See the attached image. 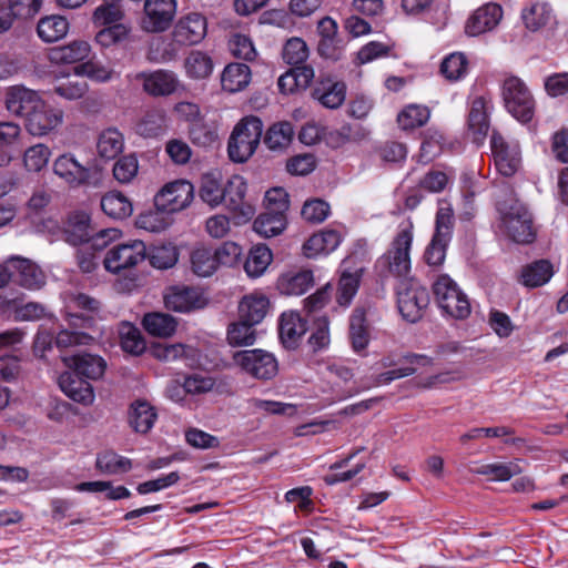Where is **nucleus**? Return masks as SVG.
<instances>
[{"label":"nucleus","instance_id":"obj_11","mask_svg":"<svg viewBox=\"0 0 568 568\" xmlns=\"http://www.w3.org/2000/svg\"><path fill=\"white\" fill-rule=\"evenodd\" d=\"M490 149L497 171L504 176L514 175L521 164V151L517 141H507L497 132L490 138Z\"/></svg>","mask_w":568,"mask_h":568},{"label":"nucleus","instance_id":"obj_52","mask_svg":"<svg viewBox=\"0 0 568 568\" xmlns=\"http://www.w3.org/2000/svg\"><path fill=\"white\" fill-rule=\"evenodd\" d=\"M256 331L254 324L248 321L241 320L233 323L227 329V341L232 346H250L255 343Z\"/></svg>","mask_w":568,"mask_h":568},{"label":"nucleus","instance_id":"obj_18","mask_svg":"<svg viewBox=\"0 0 568 568\" xmlns=\"http://www.w3.org/2000/svg\"><path fill=\"white\" fill-rule=\"evenodd\" d=\"M430 362L432 359L427 356L418 354H406L397 361L390 356L384 357L381 362L383 367L402 366L379 374L376 383L378 385H387L395 379L410 376L416 372L417 366H425L430 364Z\"/></svg>","mask_w":568,"mask_h":568},{"label":"nucleus","instance_id":"obj_36","mask_svg":"<svg viewBox=\"0 0 568 568\" xmlns=\"http://www.w3.org/2000/svg\"><path fill=\"white\" fill-rule=\"evenodd\" d=\"M100 206L104 214L114 220H124L133 212V205L129 197L119 191L105 193L101 197Z\"/></svg>","mask_w":568,"mask_h":568},{"label":"nucleus","instance_id":"obj_61","mask_svg":"<svg viewBox=\"0 0 568 568\" xmlns=\"http://www.w3.org/2000/svg\"><path fill=\"white\" fill-rule=\"evenodd\" d=\"M124 11L121 6H109L101 3L93 13L91 21L94 27H109L113 24H123Z\"/></svg>","mask_w":568,"mask_h":568},{"label":"nucleus","instance_id":"obj_40","mask_svg":"<svg viewBox=\"0 0 568 568\" xmlns=\"http://www.w3.org/2000/svg\"><path fill=\"white\" fill-rule=\"evenodd\" d=\"M156 413L144 400H136L131 405L129 422L136 433L146 434L154 425Z\"/></svg>","mask_w":568,"mask_h":568},{"label":"nucleus","instance_id":"obj_6","mask_svg":"<svg viewBox=\"0 0 568 568\" xmlns=\"http://www.w3.org/2000/svg\"><path fill=\"white\" fill-rule=\"evenodd\" d=\"M233 365L256 379H271L278 371L275 356L266 351H237L232 356Z\"/></svg>","mask_w":568,"mask_h":568},{"label":"nucleus","instance_id":"obj_31","mask_svg":"<svg viewBox=\"0 0 568 568\" xmlns=\"http://www.w3.org/2000/svg\"><path fill=\"white\" fill-rule=\"evenodd\" d=\"M280 337L283 344L293 348L306 332V323L296 312H285L280 318Z\"/></svg>","mask_w":568,"mask_h":568},{"label":"nucleus","instance_id":"obj_54","mask_svg":"<svg viewBox=\"0 0 568 568\" xmlns=\"http://www.w3.org/2000/svg\"><path fill=\"white\" fill-rule=\"evenodd\" d=\"M50 158V148L44 143H37L24 151L23 164L29 172H40L47 166Z\"/></svg>","mask_w":568,"mask_h":568},{"label":"nucleus","instance_id":"obj_24","mask_svg":"<svg viewBox=\"0 0 568 568\" xmlns=\"http://www.w3.org/2000/svg\"><path fill=\"white\" fill-rule=\"evenodd\" d=\"M525 27L532 32L551 30L556 24V16L547 2H534L521 10Z\"/></svg>","mask_w":568,"mask_h":568},{"label":"nucleus","instance_id":"obj_16","mask_svg":"<svg viewBox=\"0 0 568 568\" xmlns=\"http://www.w3.org/2000/svg\"><path fill=\"white\" fill-rule=\"evenodd\" d=\"M8 264L12 281L20 286L30 291H37L44 286L45 274L31 260L11 256L8 258Z\"/></svg>","mask_w":568,"mask_h":568},{"label":"nucleus","instance_id":"obj_46","mask_svg":"<svg viewBox=\"0 0 568 568\" xmlns=\"http://www.w3.org/2000/svg\"><path fill=\"white\" fill-rule=\"evenodd\" d=\"M285 226L286 216L272 211L260 214L253 224L255 232L264 237L278 235L284 231Z\"/></svg>","mask_w":568,"mask_h":568},{"label":"nucleus","instance_id":"obj_42","mask_svg":"<svg viewBox=\"0 0 568 568\" xmlns=\"http://www.w3.org/2000/svg\"><path fill=\"white\" fill-rule=\"evenodd\" d=\"M37 31L44 42H55L67 36L69 22L64 17L49 16L39 21Z\"/></svg>","mask_w":568,"mask_h":568},{"label":"nucleus","instance_id":"obj_3","mask_svg":"<svg viewBox=\"0 0 568 568\" xmlns=\"http://www.w3.org/2000/svg\"><path fill=\"white\" fill-rule=\"evenodd\" d=\"M414 225L407 220L399 224L398 232L388 252L379 263L388 267V272L397 277H405L410 271V247Z\"/></svg>","mask_w":568,"mask_h":568},{"label":"nucleus","instance_id":"obj_49","mask_svg":"<svg viewBox=\"0 0 568 568\" xmlns=\"http://www.w3.org/2000/svg\"><path fill=\"white\" fill-rule=\"evenodd\" d=\"M165 130V113L162 110H151L138 122L135 131L144 138H156Z\"/></svg>","mask_w":568,"mask_h":568},{"label":"nucleus","instance_id":"obj_8","mask_svg":"<svg viewBox=\"0 0 568 568\" xmlns=\"http://www.w3.org/2000/svg\"><path fill=\"white\" fill-rule=\"evenodd\" d=\"M429 296L425 287L414 280L402 281L397 287V306L402 316L415 323L428 305Z\"/></svg>","mask_w":568,"mask_h":568},{"label":"nucleus","instance_id":"obj_10","mask_svg":"<svg viewBox=\"0 0 568 568\" xmlns=\"http://www.w3.org/2000/svg\"><path fill=\"white\" fill-rule=\"evenodd\" d=\"M207 34V19L201 12H187L181 16L171 31L172 41L179 47L201 43Z\"/></svg>","mask_w":568,"mask_h":568},{"label":"nucleus","instance_id":"obj_55","mask_svg":"<svg viewBox=\"0 0 568 568\" xmlns=\"http://www.w3.org/2000/svg\"><path fill=\"white\" fill-rule=\"evenodd\" d=\"M53 91L65 100L81 99L88 91V83L79 78L58 79L53 85Z\"/></svg>","mask_w":568,"mask_h":568},{"label":"nucleus","instance_id":"obj_14","mask_svg":"<svg viewBox=\"0 0 568 568\" xmlns=\"http://www.w3.org/2000/svg\"><path fill=\"white\" fill-rule=\"evenodd\" d=\"M246 190V182L241 175L231 176L223 187V201L227 209L234 213L236 224L246 223L255 213L253 205L244 201Z\"/></svg>","mask_w":568,"mask_h":568},{"label":"nucleus","instance_id":"obj_50","mask_svg":"<svg viewBox=\"0 0 568 568\" xmlns=\"http://www.w3.org/2000/svg\"><path fill=\"white\" fill-rule=\"evenodd\" d=\"M362 271L355 270L349 272L347 270H343L341 274V278L337 287V303L342 306H347L352 302L353 297L356 295L359 281H361Z\"/></svg>","mask_w":568,"mask_h":568},{"label":"nucleus","instance_id":"obj_23","mask_svg":"<svg viewBox=\"0 0 568 568\" xmlns=\"http://www.w3.org/2000/svg\"><path fill=\"white\" fill-rule=\"evenodd\" d=\"M138 78L143 80L144 91L153 97L170 95L174 93L181 84L178 75L169 70L140 73Z\"/></svg>","mask_w":568,"mask_h":568},{"label":"nucleus","instance_id":"obj_17","mask_svg":"<svg viewBox=\"0 0 568 568\" xmlns=\"http://www.w3.org/2000/svg\"><path fill=\"white\" fill-rule=\"evenodd\" d=\"M42 97L36 90L24 85H12L6 90L4 105L7 111L16 116L22 118L23 121L41 102Z\"/></svg>","mask_w":568,"mask_h":568},{"label":"nucleus","instance_id":"obj_60","mask_svg":"<svg viewBox=\"0 0 568 568\" xmlns=\"http://www.w3.org/2000/svg\"><path fill=\"white\" fill-rule=\"evenodd\" d=\"M119 335L122 348L131 354H141L145 348V343L140 331L130 323H122L119 328Z\"/></svg>","mask_w":568,"mask_h":568},{"label":"nucleus","instance_id":"obj_56","mask_svg":"<svg viewBox=\"0 0 568 568\" xmlns=\"http://www.w3.org/2000/svg\"><path fill=\"white\" fill-rule=\"evenodd\" d=\"M178 251L172 244H162L153 246L146 257L151 265L159 270H166L174 266L178 262Z\"/></svg>","mask_w":568,"mask_h":568},{"label":"nucleus","instance_id":"obj_2","mask_svg":"<svg viewBox=\"0 0 568 568\" xmlns=\"http://www.w3.org/2000/svg\"><path fill=\"white\" fill-rule=\"evenodd\" d=\"M263 132L260 118L250 115L243 118L233 129L227 144L230 159L243 163L256 151Z\"/></svg>","mask_w":568,"mask_h":568},{"label":"nucleus","instance_id":"obj_4","mask_svg":"<svg viewBox=\"0 0 568 568\" xmlns=\"http://www.w3.org/2000/svg\"><path fill=\"white\" fill-rule=\"evenodd\" d=\"M507 111L518 121L529 122L535 112V100L526 83L518 77H507L501 87Z\"/></svg>","mask_w":568,"mask_h":568},{"label":"nucleus","instance_id":"obj_39","mask_svg":"<svg viewBox=\"0 0 568 568\" xmlns=\"http://www.w3.org/2000/svg\"><path fill=\"white\" fill-rule=\"evenodd\" d=\"M474 473L489 477L491 480L506 481L511 477L523 473L520 460L496 462L491 464H483L474 469Z\"/></svg>","mask_w":568,"mask_h":568},{"label":"nucleus","instance_id":"obj_63","mask_svg":"<svg viewBox=\"0 0 568 568\" xmlns=\"http://www.w3.org/2000/svg\"><path fill=\"white\" fill-rule=\"evenodd\" d=\"M77 75H84L97 82H108L113 79L115 72L99 61L89 60L75 68Z\"/></svg>","mask_w":568,"mask_h":568},{"label":"nucleus","instance_id":"obj_1","mask_svg":"<svg viewBox=\"0 0 568 568\" xmlns=\"http://www.w3.org/2000/svg\"><path fill=\"white\" fill-rule=\"evenodd\" d=\"M499 229L511 241L528 244L536 236L532 217L524 203L517 199L497 202Z\"/></svg>","mask_w":568,"mask_h":568},{"label":"nucleus","instance_id":"obj_33","mask_svg":"<svg viewBox=\"0 0 568 568\" xmlns=\"http://www.w3.org/2000/svg\"><path fill=\"white\" fill-rule=\"evenodd\" d=\"M252 72L244 63H229L221 75V84L224 91L236 93L244 90L251 82Z\"/></svg>","mask_w":568,"mask_h":568},{"label":"nucleus","instance_id":"obj_35","mask_svg":"<svg viewBox=\"0 0 568 568\" xmlns=\"http://www.w3.org/2000/svg\"><path fill=\"white\" fill-rule=\"evenodd\" d=\"M346 87L343 82L326 79L314 89L313 97L328 109L338 108L345 100Z\"/></svg>","mask_w":568,"mask_h":568},{"label":"nucleus","instance_id":"obj_25","mask_svg":"<svg viewBox=\"0 0 568 568\" xmlns=\"http://www.w3.org/2000/svg\"><path fill=\"white\" fill-rule=\"evenodd\" d=\"M467 125L473 142L481 144L489 131L488 102L483 97L473 100Z\"/></svg>","mask_w":568,"mask_h":568},{"label":"nucleus","instance_id":"obj_34","mask_svg":"<svg viewBox=\"0 0 568 568\" xmlns=\"http://www.w3.org/2000/svg\"><path fill=\"white\" fill-rule=\"evenodd\" d=\"M186 77L193 80L207 79L213 70L214 62L211 55L201 50H192L183 62Z\"/></svg>","mask_w":568,"mask_h":568},{"label":"nucleus","instance_id":"obj_57","mask_svg":"<svg viewBox=\"0 0 568 568\" xmlns=\"http://www.w3.org/2000/svg\"><path fill=\"white\" fill-rule=\"evenodd\" d=\"M100 28L101 30L97 32L94 40L102 48H110L123 42L131 32V28L128 24H113Z\"/></svg>","mask_w":568,"mask_h":568},{"label":"nucleus","instance_id":"obj_38","mask_svg":"<svg viewBox=\"0 0 568 568\" xmlns=\"http://www.w3.org/2000/svg\"><path fill=\"white\" fill-rule=\"evenodd\" d=\"M294 136V130L290 122L282 121L272 124L264 135V143L268 150L282 152L288 148Z\"/></svg>","mask_w":568,"mask_h":568},{"label":"nucleus","instance_id":"obj_27","mask_svg":"<svg viewBox=\"0 0 568 568\" xmlns=\"http://www.w3.org/2000/svg\"><path fill=\"white\" fill-rule=\"evenodd\" d=\"M63 362L68 368L89 379L101 377L106 367L102 357L88 353L65 356Z\"/></svg>","mask_w":568,"mask_h":568},{"label":"nucleus","instance_id":"obj_32","mask_svg":"<svg viewBox=\"0 0 568 568\" xmlns=\"http://www.w3.org/2000/svg\"><path fill=\"white\" fill-rule=\"evenodd\" d=\"M270 308L268 298L262 293H253L242 298L239 305L240 318L254 325L261 323Z\"/></svg>","mask_w":568,"mask_h":568},{"label":"nucleus","instance_id":"obj_58","mask_svg":"<svg viewBox=\"0 0 568 568\" xmlns=\"http://www.w3.org/2000/svg\"><path fill=\"white\" fill-rule=\"evenodd\" d=\"M131 466L129 458L113 452H105L97 458L98 469L109 475L126 473L131 469Z\"/></svg>","mask_w":568,"mask_h":568},{"label":"nucleus","instance_id":"obj_47","mask_svg":"<svg viewBox=\"0 0 568 568\" xmlns=\"http://www.w3.org/2000/svg\"><path fill=\"white\" fill-rule=\"evenodd\" d=\"M124 146V139L116 129H106L99 135L97 150L101 158L114 159Z\"/></svg>","mask_w":568,"mask_h":568},{"label":"nucleus","instance_id":"obj_5","mask_svg":"<svg viewBox=\"0 0 568 568\" xmlns=\"http://www.w3.org/2000/svg\"><path fill=\"white\" fill-rule=\"evenodd\" d=\"M433 291L438 306L454 318H466L470 314V303L466 294L448 275L437 277Z\"/></svg>","mask_w":568,"mask_h":568},{"label":"nucleus","instance_id":"obj_51","mask_svg":"<svg viewBox=\"0 0 568 568\" xmlns=\"http://www.w3.org/2000/svg\"><path fill=\"white\" fill-rule=\"evenodd\" d=\"M468 71V61L464 53L454 52L447 55L440 64V73L448 81L463 79Z\"/></svg>","mask_w":568,"mask_h":568},{"label":"nucleus","instance_id":"obj_15","mask_svg":"<svg viewBox=\"0 0 568 568\" xmlns=\"http://www.w3.org/2000/svg\"><path fill=\"white\" fill-rule=\"evenodd\" d=\"M176 12V0H145L142 30L150 33L165 31Z\"/></svg>","mask_w":568,"mask_h":568},{"label":"nucleus","instance_id":"obj_41","mask_svg":"<svg viewBox=\"0 0 568 568\" xmlns=\"http://www.w3.org/2000/svg\"><path fill=\"white\" fill-rule=\"evenodd\" d=\"M273 260L271 250L264 244L254 245L245 260L244 270L250 277H260Z\"/></svg>","mask_w":568,"mask_h":568},{"label":"nucleus","instance_id":"obj_13","mask_svg":"<svg viewBox=\"0 0 568 568\" xmlns=\"http://www.w3.org/2000/svg\"><path fill=\"white\" fill-rule=\"evenodd\" d=\"M194 187L185 180H178L165 184L154 197V206L170 214L189 206L193 200Z\"/></svg>","mask_w":568,"mask_h":568},{"label":"nucleus","instance_id":"obj_53","mask_svg":"<svg viewBox=\"0 0 568 568\" xmlns=\"http://www.w3.org/2000/svg\"><path fill=\"white\" fill-rule=\"evenodd\" d=\"M429 119V110L424 105H407L397 116L398 125L403 130H414L423 126Z\"/></svg>","mask_w":568,"mask_h":568},{"label":"nucleus","instance_id":"obj_59","mask_svg":"<svg viewBox=\"0 0 568 568\" xmlns=\"http://www.w3.org/2000/svg\"><path fill=\"white\" fill-rule=\"evenodd\" d=\"M21 128L14 122H0V151L3 154L0 155V165L8 164L12 156L8 153L10 149L20 138Z\"/></svg>","mask_w":568,"mask_h":568},{"label":"nucleus","instance_id":"obj_44","mask_svg":"<svg viewBox=\"0 0 568 568\" xmlns=\"http://www.w3.org/2000/svg\"><path fill=\"white\" fill-rule=\"evenodd\" d=\"M191 268L200 277L213 275L217 267V262L213 248L199 246L191 253Z\"/></svg>","mask_w":568,"mask_h":568},{"label":"nucleus","instance_id":"obj_43","mask_svg":"<svg viewBox=\"0 0 568 568\" xmlns=\"http://www.w3.org/2000/svg\"><path fill=\"white\" fill-rule=\"evenodd\" d=\"M143 326L153 336L169 337L176 331L178 323L169 314L154 312L144 315Z\"/></svg>","mask_w":568,"mask_h":568},{"label":"nucleus","instance_id":"obj_64","mask_svg":"<svg viewBox=\"0 0 568 568\" xmlns=\"http://www.w3.org/2000/svg\"><path fill=\"white\" fill-rule=\"evenodd\" d=\"M449 241L450 237L443 235L440 232L434 234L424 255L428 265L438 266L444 262Z\"/></svg>","mask_w":568,"mask_h":568},{"label":"nucleus","instance_id":"obj_28","mask_svg":"<svg viewBox=\"0 0 568 568\" xmlns=\"http://www.w3.org/2000/svg\"><path fill=\"white\" fill-rule=\"evenodd\" d=\"M91 50V44L88 41L74 40L65 45L51 48L48 58L55 64H71L89 58Z\"/></svg>","mask_w":568,"mask_h":568},{"label":"nucleus","instance_id":"obj_12","mask_svg":"<svg viewBox=\"0 0 568 568\" xmlns=\"http://www.w3.org/2000/svg\"><path fill=\"white\" fill-rule=\"evenodd\" d=\"M53 173L73 189L90 185L92 182V170L71 152L60 154L53 161Z\"/></svg>","mask_w":568,"mask_h":568},{"label":"nucleus","instance_id":"obj_48","mask_svg":"<svg viewBox=\"0 0 568 568\" xmlns=\"http://www.w3.org/2000/svg\"><path fill=\"white\" fill-rule=\"evenodd\" d=\"M349 338L354 351H364L369 342V334L365 325V312L361 308H356L349 322Z\"/></svg>","mask_w":568,"mask_h":568},{"label":"nucleus","instance_id":"obj_19","mask_svg":"<svg viewBox=\"0 0 568 568\" xmlns=\"http://www.w3.org/2000/svg\"><path fill=\"white\" fill-rule=\"evenodd\" d=\"M166 308L175 312L186 313L202 308L206 298L199 288L189 286H174L168 290L164 295Z\"/></svg>","mask_w":568,"mask_h":568},{"label":"nucleus","instance_id":"obj_7","mask_svg":"<svg viewBox=\"0 0 568 568\" xmlns=\"http://www.w3.org/2000/svg\"><path fill=\"white\" fill-rule=\"evenodd\" d=\"M64 122V111L61 108L53 106L45 100L24 120L23 124L29 134L36 138H42L57 133Z\"/></svg>","mask_w":568,"mask_h":568},{"label":"nucleus","instance_id":"obj_62","mask_svg":"<svg viewBox=\"0 0 568 568\" xmlns=\"http://www.w3.org/2000/svg\"><path fill=\"white\" fill-rule=\"evenodd\" d=\"M223 186L214 174L202 176L200 196L210 206L215 207L223 202Z\"/></svg>","mask_w":568,"mask_h":568},{"label":"nucleus","instance_id":"obj_21","mask_svg":"<svg viewBox=\"0 0 568 568\" xmlns=\"http://www.w3.org/2000/svg\"><path fill=\"white\" fill-rule=\"evenodd\" d=\"M151 353L154 358L165 362H183L185 366L193 367L199 364V351L191 346L181 343L166 344L156 343L151 347Z\"/></svg>","mask_w":568,"mask_h":568},{"label":"nucleus","instance_id":"obj_22","mask_svg":"<svg viewBox=\"0 0 568 568\" xmlns=\"http://www.w3.org/2000/svg\"><path fill=\"white\" fill-rule=\"evenodd\" d=\"M58 383L61 390L72 400L85 406L94 402L93 387L73 369L62 373Z\"/></svg>","mask_w":568,"mask_h":568},{"label":"nucleus","instance_id":"obj_37","mask_svg":"<svg viewBox=\"0 0 568 568\" xmlns=\"http://www.w3.org/2000/svg\"><path fill=\"white\" fill-rule=\"evenodd\" d=\"M554 273V265L548 260H538L523 267L521 283L527 287L542 286Z\"/></svg>","mask_w":568,"mask_h":568},{"label":"nucleus","instance_id":"obj_9","mask_svg":"<svg viewBox=\"0 0 568 568\" xmlns=\"http://www.w3.org/2000/svg\"><path fill=\"white\" fill-rule=\"evenodd\" d=\"M146 257V246L140 240L130 241L111 247L103 260L106 271L120 273L135 267Z\"/></svg>","mask_w":568,"mask_h":568},{"label":"nucleus","instance_id":"obj_20","mask_svg":"<svg viewBox=\"0 0 568 568\" xmlns=\"http://www.w3.org/2000/svg\"><path fill=\"white\" fill-rule=\"evenodd\" d=\"M503 18V9L496 3H486L475 10L465 23V32L477 37L495 29Z\"/></svg>","mask_w":568,"mask_h":568},{"label":"nucleus","instance_id":"obj_29","mask_svg":"<svg viewBox=\"0 0 568 568\" xmlns=\"http://www.w3.org/2000/svg\"><path fill=\"white\" fill-rule=\"evenodd\" d=\"M342 242V235L336 230L325 229L313 234L303 245L306 257H316L328 254L337 248Z\"/></svg>","mask_w":568,"mask_h":568},{"label":"nucleus","instance_id":"obj_30","mask_svg":"<svg viewBox=\"0 0 568 568\" xmlns=\"http://www.w3.org/2000/svg\"><path fill=\"white\" fill-rule=\"evenodd\" d=\"M94 232L90 215L85 212L71 214L64 226L65 241L73 245L89 242Z\"/></svg>","mask_w":568,"mask_h":568},{"label":"nucleus","instance_id":"obj_26","mask_svg":"<svg viewBox=\"0 0 568 568\" xmlns=\"http://www.w3.org/2000/svg\"><path fill=\"white\" fill-rule=\"evenodd\" d=\"M314 284L313 272L294 268L284 272L277 278V290L284 295H302Z\"/></svg>","mask_w":568,"mask_h":568},{"label":"nucleus","instance_id":"obj_45","mask_svg":"<svg viewBox=\"0 0 568 568\" xmlns=\"http://www.w3.org/2000/svg\"><path fill=\"white\" fill-rule=\"evenodd\" d=\"M172 223L170 213L155 206L154 210L145 211L135 220V225L139 229L159 233L168 229Z\"/></svg>","mask_w":568,"mask_h":568}]
</instances>
